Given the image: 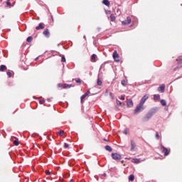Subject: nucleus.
Here are the masks:
<instances>
[{
    "instance_id": "1",
    "label": "nucleus",
    "mask_w": 182,
    "mask_h": 182,
    "mask_svg": "<svg viewBox=\"0 0 182 182\" xmlns=\"http://www.w3.org/2000/svg\"><path fill=\"white\" fill-rule=\"evenodd\" d=\"M160 110V108L158 107H154L151 108L149 112L145 114V116L142 118V122H149L151 117H153L157 112Z\"/></svg>"
},
{
    "instance_id": "2",
    "label": "nucleus",
    "mask_w": 182,
    "mask_h": 182,
    "mask_svg": "<svg viewBox=\"0 0 182 182\" xmlns=\"http://www.w3.org/2000/svg\"><path fill=\"white\" fill-rule=\"evenodd\" d=\"M143 106V104H138L134 110V114H139V113H141V112L144 110V107Z\"/></svg>"
},
{
    "instance_id": "3",
    "label": "nucleus",
    "mask_w": 182,
    "mask_h": 182,
    "mask_svg": "<svg viewBox=\"0 0 182 182\" xmlns=\"http://www.w3.org/2000/svg\"><path fill=\"white\" fill-rule=\"evenodd\" d=\"M161 149L162 150V153L164 154V156H167L170 154L171 149L170 148H166L163 145H161Z\"/></svg>"
},
{
    "instance_id": "4",
    "label": "nucleus",
    "mask_w": 182,
    "mask_h": 182,
    "mask_svg": "<svg viewBox=\"0 0 182 182\" xmlns=\"http://www.w3.org/2000/svg\"><path fill=\"white\" fill-rule=\"evenodd\" d=\"M111 157L113 160H122V155L117 153H112Z\"/></svg>"
},
{
    "instance_id": "5",
    "label": "nucleus",
    "mask_w": 182,
    "mask_h": 182,
    "mask_svg": "<svg viewBox=\"0 0 182 182\" xmlns=\"http://www.w3.org/2000/svg\"><path fill=\"white\" fill-rule=\"evenodd\" d=\"M112 58L115 62H120V59H119V58H120V55H119V53L117 50H114L113 52Z\"/></svg>"
},
{
    "instance_id": "6",
    "label": "nucleus",
    "mask_w": 182,
    "mask_h": 182,
    "mask_svg": "<svg viewBox=\"0 0 182 182\" xmlns=\"http://www.w3.org/2000/svg\"><path fill=\"white\" fill-rule=\"evenodd\" d=\"M129 23H132V18H130V16H127V19L122 21V24L124 26H126V25H129Z\"/></svg>"
},
{
    "instance_id": "7",
    "label": "nucleus",
    "mask_w": 182,
    "mask_h": 182,
    "mask_svg": "<svg viewBox=\"0 0 182 182\" xmlns=\"http://www.w3.org/2000/svg\"><path fill=\"white\" fill-rule=\"evenodd\" d=\"M149 95H147V94H146L145 95H144V96L141 97V100H140V102H139V104L144 105V103H146V100H147V99H149Z\"/></svg>"
},
{
    "instance_id": "8",
    "label": "nucleus",
    "mask_w": 182,
    "mask_h": 182,
    "mask_svg": "<svg viewBox=\"0 0 182 182\" xmlns=\"http://www.w3.org/2000/svg\"><path fill=\"white\" fill-rule=\"evenodd\" d=\"M166 90V85L162 84L161 86L158 87V92H161V93H164Z\"/></svg>"
},
{
    "instance_id": "9",
    "label": "nucleus",
    "mask_w": 182,
    "mask_h": 182,
    "mask_svg": "<svg viewBox=\"0 0 182 182\" xmlns=\"http://www.w3.org/2000/svg\"><path fill=\"white\" fill-rule=\"evenodd\" d=\"M127 107H133L134 106V103L133 102V100L129 99L128 101L127 102Z\"/></svg>"
},
{
    "instance_id": "10",
    "label": "nucleus",
    "mask_w": 182,
    "mask_h": 182,
    "mask_svg": "<svg viewBox=\"0 0 182 182\" xmlns=\"http://www.w3.org/2000/svg\"><path fill=\"white\" fill-rule=\"evenodd\" d=\"M43 35H44L46 38H49L50 36V32H49V29L46 28L43 32Z\"/></svg>"
},
{
    "instance_id": "11",
    "label": "nucleus",
    "mask_w": 182,
    "mask_h": 182,
    "mask_svg": "<svg viewBox=\"0 0 182 182\" xmlns=\"http://www.w3.org/2000/svg\"><path fill=\"white\" fill-rule=\"evenodd\" d=\"M70 87H75V85L72 84H63V89H70Z\"/></svg>"
},
{
    "instance_id": "12",
    "label": "nucleus",
    "mask_w": 182,
    "mask_h": 182,
    "mask_svg": "<svg viewBox=\"0 0 182 182\" xmlns=\"http://www.w3.org/2000/svg\"><path fill=\"white\" fill-rule=\"evenodd\" d=\"M36 31H40V29H45V26H43V23H40L38 26L36 27Z\"/></svg>"
},
{
    "instance_id": "13",
    "label": "nucleus",
    "mask_w": 182,
    "mask_h": 182,
    "mask_svg": "<svg viewBox=\"0 0 182 182\" xmlns=\"http://www.w3.org/2000/svg\"><path fill=\"white\" fill-rule=\"evenodd\" d=\"M86 97H87V95L85 93L80 97V102L82 104L85 103V99H86Z\"/></svg>"
},
{
    "instance_id": "14",
    "label": "nucleus",
    "mask_w": 182,
    "mask_h": 182,
    "mask_svg": "<svg viewBox=\"0 0 182 182\" xmlns=\"http://www.w3.org/2000/svg\"><path fill=\"white\" fill-rule=\"evenodd\" d=\"M135 147H136V143H134V141L131 140V149H130V151H133V150H134Z\"/></svg>"
},
{
    "instance_id": "15",
    "label": "nucleus",
    "mask_w": 182,
    "mask_h": 182,
    "mask_svg": "<svg viewBox=\"0 0 182 182\" xmlns=\"http://www.w3.org/2000/svg\"><path fill=\"white\" fill-rule=\"evenodd\" d=\"M116 104L117 105V106H121V107H123V106H124V104L122 103L120 100H119V99H116Z\"/></svg>"
},
{
    "instance_id": "16",
    "label": "nucleus",
    "mask_w": 182,
    "mask_h": 182,
    "mask_svg": "<svg viewBox=\"0 0 182 182\" xmlns=\"http://www.w3.org/2000/svg\"><path fill=\"white\" fill-rule=\"evenodd\" d=\"M102 4L105 5V6H110V1L109 0H103Z\"/></svg>"
},
{
    "instance_id": "17",
    "label": "nucleus",
    "mask_w": 182,
    "mask_h": 182,
    "mask_svg": "<svg viewBox=\"0 0 182 182\" xmlns=\"http://www.w3.org/2000/svg\"><path fill=\"white\" fill-rule=\"evenodd\" d=\"M105 150H107V151H109V152L113 151V149L109 145L105 146Z\"/></svg>"
},
{
    "instance_id": "18",
    "label": "nucleus",
    "mask_w": 182,
    "mask_h": 182,
    "mask_svg": "<svg viewBox=\"0 0 182 182\" xmlns=\"http://www.w3.org/2000/svg\"><path fill=\"white\" fill-rule=\"evenodd\" d=\"M176 61L178 63V65H180L182 68V57L179 56L178 59H176Z\"/></svg>"
},
{
    "instance_id": "19",
    "label": "nucleus",
    "mask_w": 182,
    "mask_h": 182,
    "mask_svg": "<svg viewBox=\"0 0 182 182\" xmlns=\"http://www.w3.org/2000/svg\"><path fill=\"white\" fill-rule=\"evenodd\" d=\"M6 69H7L6 65H0V71L1 72H4V70H6Z\"/></svg>"
},
{
    "instance_id": "20",
    "label": "nucleus",
    "mask_w": 182,
    "mask_h": 182,
    "mask_svg": "<svg viewBox=\"0 0 182 182\" xmlns=\"http://www.w3.org/2000/svg\"><path fill=\"white\" fill-rule=\"evenodd\" d=\"M160 103L161 106H164V107L167 106V102H166V100H160Z\"/></svg>"
},
{
    "instance_id": "21",
    "label": "nucleus",
    "mask_w": 182,
    "mask_h": 182,
    "mask_svg": "<svg viewBox=\"0 0 182 182\" xmlns=\"http://www.w3.org/2000/svg\"><path fill=\"white\" fill-rule=\"evenodd\" d=\"M74 164H75V159H70L68 162V166L72 167Z\"/></svg>"
},
{
    "instance_id": "22",
    "label": "nucleus",
    "mask_w": 182,
    "mask_h": 182,
    "mask_svg": "<svg viewBox=\"0 0 182 182\" xmlns=\"http://www.w3.org/2000/svg\"><path fill=\"white\" fill-rule=\"evenodd\" d=\"M129 181H134V174H130L128 177Z\"/></svg>"
},
{
    "instance_id": "23",
    "label": "nucleus",
    "mask_w": 182,
    "mask_h": 182,
    "mask_svg": "<svg viewBox=\"0 0 182 182\" xmlns=\"http://www.w3.org/2000/svg\"><path fill=\"white\" fill-rule=\"evenodd\" d=\"M109 18L111 22H114V21H116V16L113 14L109 16Z\"/></svg>"
},
{
    "instance_id": "24",
    "label": "nucleus",
    "mask_w": 182,
    "mask_h": 182,
    "mask_svg": "<svg viewBox=\"0 0 182 182\" xmlns=\"http://www.w3.org/2000/svg\"><path fill=\"white\" fill-rule=\"evenodd\" d=\"M154 100H160V95H154Z\"/></svg>"
},
{
    "instance_id": "25",
    "label": "nucleus",
    "mask_w": 182,
    "mask_h": 182,
    "mask_svg": "<svg viewBox=\"0 0 182 182\" xmlns=\"http://www.w3.org/2000/svg\"><path fill=\"white\" fill-rule=\"evenodd\" d=\"M33 40V38L32 36H28L26 38V42H28V43H31V42H32Z\"/></svg>"
},
{
    "instance_id": "26",
    "label": "nucleus",
    "mask_w": 182,
    "mask_h": 182,
    "mask_svg": "<svg viewBox=\"0 0 182 182\" xmlns=\"http://www.w3.org/2000/svg\"><path fill=\"white\" fill-rule=\"evenodd\" d=\"M116 15H117L118 16H120V15H122V11H120L119 9H117V11H116Z\"/></svg>"
},
{
    "instance_id": "27",
    "label": "nucleus",
    "mask_w": 182,
    "mask_h": 182,
    "mask_svg": "<svg viewBox=\"0 0 182 182\" xmlns=\"http://www.w3.org/2000/svg\"><path fill=\"white\" fill-rule=\"evenodd\" d=\"M133 160L135 164H139V163H140V159L135 158Z\"/></svg>"
},
{
    "instance_id": "28",
    "label": "nucleus",
    "mask_w": 182,
    "mask_h": 182,
    "mask_svg": "<svg viewBox=\"0 0 182 182\" xmlns=\"http://www.w3.org/2000/svg\"><path fill=\"white\" fill-rule=\"evenodd\" d=\"M102 80H100V78H98V79L97 80V85L98 86H102Z\"/></svg>"
},
{
    "instance_id": "29",
    "label": "nucleus",
    "mask_w": 182,
    "mask_h": 182,
    "mask_svg": "<svg viewBox=\"0 0 182 182\" xmlns=\"http://www.w3.org/2000/svg\"><path fill=\"white\" fill-rule=\"evenodd\" d=\"M121 84L122 86H127V82H126V80H122L121 81Z\"/></svg>"
},
{
    "instance_id": "30",
    "label": "nucleus",
    "mask_w": 182,
    "mask_h": 182,
    "mask_svg": "<svg viewBox=\"0 0 182 182\" xmlns=\"http://www.w3.org/2000/svg\"><path fill=\"white\" fill-rule=\"evenodd\" d=\"M96 58H97V55L96 54H92L91 55L92 60H96Z\"/></svg>"
},
{
    "instance_id": "31",
    "label": "nucleus",
    "mask_w": 182,
    "mask_h": 182,
    "mask_svg": "<svg viewBox=\"0 0 182 182\" xmlns=\"http://www.w3.org/2000/svg\"><path fill=\"white\" fill-rule=\"evenodd\" d=\"M155 137L156 140H160V134H159V132H156Z\"/></svg>"
},
{
    "instance_id": "32",
    "label": "nucleus",
    "mask_w": 182,
    "mask_h": 182,
    "mask_svg": "<svg viewBox=\"0 0 182 182\" xmlns=\"http://www.w3.org/2000/svg\"><path fill=\"white\" fill-rule=\"evenodd\" d=\"M64 134H65V131L64 130H60L58 132L59 136H63Z\"/></svg>"
},
{
    "instance_id": "33",
    "label": "nucleus",
    "mask_w": 182,
    "mask_h": 182,
    "mask_svg": "<svg viewBox=\"0 0 182 182\" xmlns=\"http://www.w3.org/2000/svg\"><path fill=\"white\" fill-rule=\"evenodd\" d=\"M76 83H82V80L80 78L74 79Z\"/></svg>"
},
{
    "instance_id": "34",
    "label": "nucleus",
    "mask_w": 182,
    "mask_h": 182,
    "mask_svg": "<svg viewBox=\"0 0 182 182\" xmlns=\"http://www.w3.org/2000/svg\"><path fill=\"white\" fill-rule=\"evenodd\" d=\"M6 75L9 77H12V73H11V71H7Z\"/></svg>"
},
{
    "instance_id": "35",
    "label": "nucleus",
    "mask_w": 182,
    "mask_h": 182,
    "mask_svg": "<svg viewBox=\"0 0 182 182\" xmlns=\"http://www.w3.org/2000/svg\"><path fill=\"white\" fill-rule=\"evenodd\" d=\"M129 128H126L124 130V132H123V133H124V134H129Z\"/></svg>"
},
{
    "instance_id": "36",
    "label": "nucleus",
    "mask_w": 182,
    "mask_h": 182,
    "mask_svg": "<svg viewBox=\"0 0 182 182\" xmlns=\"http://www.w3.org/2000/svg\"><path fill=\"white\" fill-rule=\"evenodd\" d=\"M6 5H7V6H12V4L9 1H6Z\"/></svg>"
},
{
    "instance_id": "37",
    "label": "nucleus",
    "mask_w": 182,
    "mask_h": 182,
    "mask_svg": "<svg viewBox=\"0 0 182 182\" xmlns=\"http://www.w3.org/2000/svg\"><path fill=\"white\" fill-rule=\"evenodd\" d=\"M14 146H19V141L18 140L14 141Z\"/></svg>"
},
{
    "instance_id": "38",
    "label": "nucleus",
    "mask_w": 182,
    "mask_h": 182,
    "mask_svg": "<svg viewBox=\"0 0 182 182\" xmlns=\"http://www.w3.org/2000/svg\"><path fill=\"white\" fill-rule=\"evenodd\" d=\"M61 62H66V57H65V55L61 57Z\"/></svg>"
},
{
    "instance_id": "39",
    "label": "nucleus",
    "mask_w": 182,
    "mask_h": 182,
    "mask_svg": "<svg viewBox=\"0 0 182 182\" xmlns=\"http://www.w3.org/2000/svg\"><path fill=\"white\" fill-rule=\"evenodd\" d=\"M69 148V144L68 143L64 144V149H68Z\"/></svg>"
},
{
    "instance_id": "40",
    "label": "nucleus",
    "mask_w": 182,
    "mask_h": 182,
    "mask_svg": "<svg viewBox=\"0 0 182 182\" xmlns=\"http://www.w3.org/2000/svg\"><path fill=\"white\" fill-rule=\"evenodd\" d=\"M109 96L112 99H114V95H113L112 92H109Z\"/></svg>"
},
{
    "instance_id": "41",
    "label": "nucleus",
    "mask_w": 182,
    "mask_h": 182,
    "mask_svg": "<svg viewBox=\"0 0 182 182\" xmlns=\"http://www.w3.org/2000/svg\"><path fill=\"white\" fill-rule=\"evenodd\" d=\"M39 103H40V105H43V103H45V100H41L39 101Z\"/></svg>"
},
{
    "instance_id": "42",
    "label": "nucleus",
    "mask_w": 182,
    "mask_h": 182,
    "mask_svg": "<svg viewBox=\"0 0 182 182\" xmlns=\"http://www.w3.org/2000/svg\"><path fill=\"white\" fill-rule=\"evenodd\" d=\"M85 94L87 95V96H89V95H90V90H87Z\"/></svg>"
},
{
    "instance_id": "43",
    "label": "nucleus",
    "mask_w": 182,
    "mask_h": 182,
    "mask_svg": "<svg viewBox=\"0 0 182 182\" xmlns=\"http://www.w3.org/2000/svg\"><path fill=\"white\" fill-rule=\"evenodd\" d=\"M120 99L121 100H125L126 98L124 97V95H121Z\"/></svg>"
},
{
    "instance_id": "44",
    "label": "nucleus",
    "mask_w": 182,
    "mask_h": 182,
    "mask_svg": "<svg viewBox=\"0 0 182 182\" xmlns=\"http://www.w3.org/2000/svg\"><path fill=\"white\" fill-rule=\"evenodd\" d=\"M62 86L63 87V84H62V83L58 84V87H62Z\"/></svg>"
},
{
    "instance_id": "45",
    "label": "nucleus",
    "mask_w": 182,
    "mask_h": 182,
    "mask_svg": "<svg viewBox=\"0 0 182 182\" xmlns=\"http://www.w3.org/2000/svg\"><path fill=\"white\" fill-rule=\"evenodd\" d=\"M46 174L47 176H50V171H47L46 172Z\"/></svg>"
},
{
    "instance_id": "46",
    "label": "nucleus",
    "mask_w": 182,
    "mask_h": 182,
    "mask_svg": "<svg viewBox=\"0 0 182 182\" xmlns=\"http://www.w3.org/2000/svg\"><path fill=\"white\" fill-rule=\"evenodd\" d=\"M102 28H100V27H98L97 28V31H98V32H100V30H101Z\"/></svg>"
},
{
    "instance_id": "47",
    "label": "nucleus",
    "mask_w": 182,
    "mask_h": 182,
    "mask_svg": "<svg viewBox=\"0 0 182 182\" xmlns=\"http://www.w3.org/2000/svg\"><path fill=\"white\" fill-rule=\"evenodd\" d=\"M96 43H97V42L96 41V40H94L93 45H96Z\"/></svg>"
},
{
    "instance_id": "48",
    "label": "nucleus",
    "mask_w": 182,
    "mask_h": 182,
    "mask_svg": "<svg viewBox=\"0 0 182 182\" xmlns=\"http://www.w3.org/2000/svg\"><path fill=\"white\" fill-rule=\"evenodd\" d=\"M105 93H106V94L109 93V90L107 89V90H105Z\"/></svg>"
},
{
    "instance_id": "49",
    "label": "nucleus",
    "mask_w": 182,
    "mask_h": 182,
    "mask_svg": "<svg viewBox=\"0 0 182 182\" xmlns=\"http://www.w3.org/2000/svg\"><path fill=\"white\" fill-rule=\"evenodd\" d=\"M47 102H50V98H48Z\"/></svg>"
},
{
    "instance_id": "50",
    "label": "nucleus",
    "mask_w": 182,
    "mask_h": 182,
    "mask_svg": "<svg viewBox=\"0 0 182 182\" xmlns=\"http://www.w3.org/2000/svg\"><path fill=\"white\" fill-rule=\"evenodd\" d=\"M107 176V174L103 173V177H106Z\"/></svg>"
},
{
    "instance_id": "51",
    "label": "nucleus",
    "mask_w": 182,
    "mask_h": 182,
    "mask_svg": "<svg viewBox=\"0 0 182 182\" xmlns=\"http://www.w3.org/2000/svg\"><path fill=\"white\" fill-rule=\"evenodd\" d=\"M39 59V57H37L35 58V60H38Z\"/></svg>"
},
{
    "instance_id": "52",
    "label": "nucleus",
    "mask_w": 182,
    "mask_h": 182,
    "mask_svg": "<svg viewBox=\"0 0 182 182\" xmlns=\"http://www.w3.org/2000/svg\"><path fill=\"white\" fill-rule=\"evenodd\" d=\"M52 21L53 22V16H51Z\"/></svg>"
},
{
    "instance_id": "53",
    "label": "nucleus",
    "mask_w": 182,
    "mask_h": 182,
    "mask_svg": "<svg viewBox=\"0 0 182 182\" xmlns=\"http://www.w3.org/2000/svg\"><path fill=\"white\" fill-rule=\"evenodd\" d=\"M9 156L10 159H12V157L11 156V154L9 153Z\"/></svg>"
},
{
    "instance_id": "54",
    "label": "nucleus",
    "mask_w": 182,
    "mask_h": 182,
    "mask_svg": "<svg viewBox=\"0 0 182 182\" xmlns=\"http://www.w3.org/2000/svg\"><path fill=\"white\" fill-rule=\"evenodd\" d=\"M83 38H84V39H86V36H84Z\"/></svg>"
},
{
    "instance_id": "55",
    "label": "nucleus",
    "mask_w": 182,
    "mask_h": 182,
    "mask_svg": "<svg viewBox=\"0 0 182 182\" xmlns=\"http://www.w3.org/2000/svg\"><path fill=\"white\" fill-rule=\"evenodd\" d=\"M149 182H156V181H150Z\"/></svg>"
},
{
    "instance_id": "56",
    "label": "nucleus",
    "mask_w": 182,
    "mask_h": 182,
    "mask_svg": "<svg viewBox=\"0 0 182 182\" xmlns=\"http://www.w3.org/2000/svg\"><path fill=\"white\" fill-rule=\"evenodd\" d=\"M110 12H111L110 11H107L108 14H110Z\"/></svg>"
},
{
    "instance_id": "57",
    "label": "nucleus",
    "mask_w": 182,
    "mask_h": 182,
    "mask_svg": "<svg viewBox=\"0 0 182 182\" xmlns=\"http://www.w3.org/2000/svg\"><path fill=\"white\" fill-rule=\"evenodd\" d=\"M104 140H105V141H107V139H105Z\"/></svg>"
},
{
    "instance_id": "58",
    "label": "nucleus",
    "mask_w": 182,
    "mask_h": 182,
    "mask_svg": "<svg viewBox=\"0 0 182 182\" xmlns=\"http://www.w3.org/2000/svg\"><path fill=\"white\" fill-rule=\"evenodd\" d=\"M92 39H95V36L92 37Z\"/></svg>"
},
{
    "instance_id": "59",
    "label": "nucleus",
    "mask_w": 182,
    "mask_h": 182,
    "mask_svg": "<svg viewBox=\"0 0 182 182\" xmlns=\"http://www.w3.org/2000/svg\"><path fill=\"white\" fill-rule=\"evenodd\" d=\"M3 0H0V2H2Z\"/></svg>"
},
{
    "instance_id": "60",
    "label": "nucleus",
    "mask_w": 182,
    "mask_h": 182,
    "mask_svg": "<svg viewBox=\"0 0 182 182\" xmlns=\"http://www.w3.org/2000/svg\"><path fill=\"white\" fill-rule=\"evenodd\" d=\"M35 135V134H32V136H33Z\"/></svg>"
}]
</instances>
